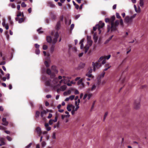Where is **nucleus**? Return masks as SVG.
<instances>
[{
	"instance_id": "27",
	"label": "nucleus",
	"mask_w": 148,
	"mask_h": 148,
	"mask_svg": "<svg viewBox=\"0 0 148 148\" xmlns=\"http://www.w3.org/2000/svg\"><path fill=\"white\" fill-rule=\"evenodd\" d=\"M41 145L42 147H44L46 145V143L45 141H43L41 143Z\"/></svg>"
},
{
	"instance_id": "11",
	"label": "nucleus",
	"mask_w": 148,
	"mask_h": 148,
	"mask_svg": "<svg viewBox=\"0 0 148 148\" xmlns=\"http://www.w3.org/2000/svg\"><path fill=\"white\" fill-rule=\"evenodd\" d=\"M116 27V26L114 25V23L112 22L111 23V27L110 28L111 30L112 31H114L115 30H117Z\"/></svg>"
},
{
	"instance_id": "19",
	"label": "nucleus",
	"mask_w": 148,
	"mask_h": 148,
	"mask_svg": "<svg viewBox=\"0 0 148 148\" xmlns=\"http://www.w3.org/2000/svg\"><path fill=\"white\" fill-rule=\"evenodd\" d=\"M67 88V86L66 85H63L61 86L60 88V90L61 91H64Z\"/></svg>"
},
{
	"instance_id": "3",
	"label": "nucleus",
	"mask_w": 148,
	"mask_h": 148,
	"mask_svg": "<svg viewBox=\"0 0 148 148\" xmlns=\"http://www.w3.org/2000/svg\"><path fill=\"white\" fill-rule=\"evenodd\" d=\"M59 34L58 32H56L54 35V38L52 40L51 36H48L47 37V42L52 43L55 45L57 41V39L59 37Z\"/></svg>"
},
{
	"instance_id": "40",
	"label": "nucleus",
	"mask_w": 148,
	"mask_h": 148,
	"mask_svg": "<svg viewBox=\"0 0 148 148\" xmlns=\"http://www.w3.org/2000/svg\"><path fill=\"white\" fill-rule=\"evenodd\" d=\"M75 96L74 95H72L70 96L69 97L70 99L71 100H73L75 98Z\"/></svg>"
},
{
	"instance_id": "12",
	"label": "nucleus",
	"mask_w": 148,
	"mask_h": 148,
	"mask_svg": "<svg viewBox=\"0 0 148 148\" xmlns=\"http://www.w3.org/2000/svg\"><path fill=\"white\" fill-rule=\"evenodd\" d=\"M0 146L4 145L5 144V139L3 137H0Z\"/></svg>"
},
{
	"instance_id": "5",
	"label": "nucleus",
	"mask_w": 148,
	"mask_h": 148,
	"mask_svg": "<svg viewBox=\"0 0 148 148\" xmlns=\"http://www.w3.org/2000/svg\"><path fill=\"white\" fill-rule=\"evenodd\" d=\"M100 87V83L99 82L94 84L92 86L91 89H89V91H97L98 90Z\"/></svg>"
},
{
	"instance_id": "47",
	"label": "nucleus",
	"mask_w": 148,
	"mask_h": 148,
	"mask_svg": "<svg viewBox=\"0 0 148 148\" xmlns=\"http://www.w3.org/2000/svg\"><path fill=\"white\" fill-rule=\"evenodd\" d=\"M116 18H121V17L120 16L119 14L118 13L116 12Z\"/></svg>"
},
{
	"instance_id": "1",
	"label": "nucleus",
	"mask_w": 148,
	"mask_h": 148,
	"mask_svg": "<svg viewBox=\"0 0 148 148\" xmlns=\"http://www.w3.org/2000/svg\"><path fill=\"white\" fill-rule=\"evenodd\" d=\"M51 80L45 81V84L46 85H51L54 88H58L61 83H64L62 77L61 76H59L58 78L56 77L53 80L52 83H51Z\"/></svg>"
},
{
	"instance_id": "54",
	"label": "nucleus",
	"mask_w": 148,
	"mask_h": 148,
	"mask_svg": "<svg viewBox=\"0 0 148 148\" xmlns=\"http://www.w3.org/2000/svg\"><path fill=\"white\" fill-rule=\"evenodd\" d=\"M53 120L52 119H50L49 122V124L50 125H52L53 123Z\"/></svg>"
},
{
	"instance_id": "26",
	"label": "nucleus",
	"mask_w": 148,
	"mask_h": 148,
	"mask_svg": "<svg viewBox=\"0 0 148 148\" xmlns=\"http://www.w3.org/2000/svg\"><path fill=\"white\" fill-rule=\"evenodd\" d=\"M73 3L74 6H75V8L77 9H78L79 8V6L74 1H73Z\"/></svg>"
},
{
	"instance_id": "56",
	"label": "nucleus",
	"mask_w": 148,
	"mask_h": 148,
	"mask_svg": "<svg viewBox=\"0 0 148 148\" xmlns=\"http://www.w3.org/2000/svg\"><path fill=\"white\" fill-rule=\"evenodd\" d=\"M120 25L122 26H123V20L122 19H120Z\"/></svg>"
},
{
	"instance_id": "61",
	"label": "nucleus",
	"mask_w": 148,
	"mask_h": 148,
	"mask_svg": "<svg viewBox=\"0 0 148 148\" xmlns=\"http://www.w3.org/2000/svg\"><path fill=\"white\" fill-rule=\"evenodd\" d=\"M52 114L51 113H49V115L47 117V118L48 119H50L52 117Z\"/></svg>"
},
{
	"instance_id": "41",
	"label": "nucleus",
	"mask_w": 148,
	"mask_h": 148,
	"mask_svg": "<svg viewBox=\"0 0 148 148\" xmlns=\"http://www.w3.org/2000/svg\"><path fill=\"white\" fill-rule=\"evenodd\" d=\"M108 112H106L105 113L104 115V118H103V121H105L106 116H107L108 115Z\"/></svg>"
},
{
	"instance_id": "20",
	"label": "nucleus",
	"mask_w": 148,
	"mask_h": 148,
	"mask_svg": "<svg viewBox=\"0 0 148 148\" xmlns=\"http://www.w3.org/2000/svg\"><path fill=\"white\" fill-rule=\"evenodd\" d=\"M75 103L76 105V107L75 108H74V109H73V110L75 111H76L79 108V104H77V101H76L75 102Z\"/></svg>"
},
{
	"instance_id": "45",
	"label": "nucleus",
	"mask_w": 148,
	"mask_h": 148,
	"mask_svg": "<svg viewBox=\"0 0 148 148\" xmlns=\"http://www.w3.org/2000/svg\"><path fill=\"white\" fill-rule=\"evenodd\" d=\"M21 6L22 7H25L26 6V5L24 2H23L21 4Z\"/></svg>"
},
{
	"instance_id": "38",
	"label": "nucleus",
	"mask_w": 148,
	"mask_h": 148,
	"mask_svg": "<svg viewBox=\"0 0 148 148\" xmlns=\"http://www.w3.org/2000/svg\"><path fill=\"white\" fill-rule=\"evenodd\" d=\"M55 48V46H52L50 49V51L52 53L54 51V49Z\"/></svg>"
},
{
	"instance_id": "52",
	"label": "nucleus",
	"mask_w": 148,
	"mask_h": 148,
	"mask_svg": "<svg viewBox=\"0 0 148 148\" xmlns=\"http://www.w3.org/2000/svg\"><path fill=\"white\" fill-rule=\"evenodd\" d=\"M65 113L66 114H67V115H66V117L67 118H69V117L70 115L69 114V112L67 111H66L65 112Z\"/></svg>"
},
{
	"instance_id": "63",
	"label": "nucleus",
	"mask_w": 148,
	"mask_h": 148,
	"mask_svg": "<svg viewBox=\"0 0 148 148\" xmlns=\"http://www.w3.org/2000/svg\"><path fill=\"white\" fill-rule=\"evenodd\" d=\"M6 76L7 77V79H10V74L9 73L7 74Z\"/></svg>"
},
{
	"instance_id": "42",
	"label": "nucleus",
	"mask_w": 148,
	"mask_h": 148,
	"mask_svg": "<svg viewBox=\"0 0 148 148\" xmlns=\"http://www.w3.org/2000/svg\"><path fill=\"white\" fill-rule=\"evenodd\" d=\"M104 59L103 56L101 57L98 60V62H100L103 60Z\"/></svg>"
},
{
	"instance_id": "29",
	"label": "nucleus",
	"mask_w": 148,
	"mask_h": 148,
	"mask_svg": "<svg viewBox=\"0 0 148 148\" xmlns=\"http://www.w3.org/2000/svg\"><path fill=\"white\" fill-rule=\"evenodd\" d=\"M139 4L140 6L143 7L144 5V0H140Z\"/></svg>"
},
{
	"instance_id": "24",
	"label": "nucleus",
	"mask_w": 148,
	"mask_h": 148,
	"mask_svg": "<svg viewBox=\"0 0 148 148\" xmlns=\"http://www.w3.org/2000/svg\"><path fill=\"white\" fill-rule=\"evenodd\" d=\"M84 41V39H82L79 42V44L81 45L80 48L82 49L84 47V45L83 42Z\"/></svg>"
},
{
	"instance_id": "46",
	"label": "nucleus",
	"mask_w": 148,
	"mask_h": 148,
	"mask_svg": "<svg viewBox=\"0 0 148 148\" xmlns=\"http://www.w3.org/2000/svg\"><path fill=\"white\" fill-rule=\"evenodd\" d=\"M23 18H21L19 19L18 21L19 23H21L23 21Z\"/></svg>"
},
{
	"instance_id": "35",
	"label": "nucleus",
	"mask_w": 148,
	"mask_h": 148,
	"mask_svg": "<svg viewBox=\"0 0 148 148\" xmlns=\"http://www.w3.org/2000/svg\"><path fill=\"white\" fill-rule=\"evenodd\" d=\"M71 90H68L67 92H64V94L65 95L70 94L71 93Z\"/></svg>"
},
{
	"instance_id": "22",
	"label": "nucleus",
	"mask_w": 148,
	"mask_h": 148,
	"mask_svg": "<svg viewBox=\"0 0 148 148\" xmlns=\"http://www.w3.org/2000/svg\"><path fill=\"white\" fill-rule=\"evenodd\" d=\"M85 66V64L84 63H80V64H79V69H81L83 68Z\"/></svg>"
},
{
	"instance_id": "15",
	"label": "nucleus",
	"mask_w": 148,
	"mask_h": 148,
	"mask_svg": "<svg viewBox=\"0 0 148 148\" xmlns=\"http://www.w3.org/2000/svg\"><path fill=\"white\" fill-rule=\"evenodd\" d=\"M48 110H43L40 113V116L41 117H43V116L46 114L49 111Z\"/></svg>"
},
{
	"instance_id": "30",
	"label": "nucleus",
	"mask_w": 148,
	"mask_h": 148,
	"mask_svg": "<svg viewBox=\"0 0 148 148\" xmlns=\"http://www.w3.org/2000/svg\"><path fill=\"white\" fill-rule=\"evenodd\" d=\"M119 23V21L118 20H116L114 23V25H115L116 27H117Z\"/></svg>"
},
{
	"instance_id": "6",
	"label": "nucleus",
	"mask_w": 148,
	"mask_h": 148,
	"mask_svg": "<svg viewBox=\"0 0 148 148\" xmlns=\"http://www.w3.org/2000/svg\"><path fill=\"white\" fill-rule=\"evenodd\" d=\"M89 37L88 36H87V38L88 39L87 44H86V46L84 47V48L85 49V53H86L87 52L89 47L92 45V42L91 40L89 39Z\"/></svg>"
},
{
	"instance_id": "37",
	"label": "nucleus",
	"mask_w": 148,
	"mask_h": 148,
	"mask_svg": "<svg viewBox=\"0 0 148 148\" xmlns=\"http://www.w3.org/2000/svg\"><path fill=\"white\" fill-rule=\"evenodd\" d=\"M50 16L51 17V18L53 19H55L56 18V16H55V15L53 14L52 12H51L50 13Z\"/></svg>"
},
{
	"instance_id": "33",
	"label": "nucleus",
	"mask_w": 148,
	"mask_h": 148,
	"mask_svg": "<svg viewBox=\"0 0 148 148\" xmlns=\"http://www.w3.org/2000/svg\"><path fill=\"white\" fill-rule=\"evenodd\" d=\"M100 27V26L99 25V24H97L94 27H93V29L94 31H95L96 30V29L98 28V27Z\"/></svg>"
},
{
	"instance_id": "53",
	"label": "nucleus",
	"mask_w": 148,
	"mask_h": 148,
	"mask_svg": "<svg viewBox=\"0 0 148 148\" xmlns=\"http://www.w3.org/2000/svg\"><path fill=\"white\" fill-rule=\"evenodd\" d=\"M83 79L84 80V81H89V80H90V79L89 77L87 78L86 77H84V78H83Z\"/></svg>"
},
{
	"instance_id": "28",
	"label": "nucleus",
	"mask_w": 148,
	"mask_h": 148,
	"mask_svg": "<svg viewBox=\"0 0 148 148\" xmlns=\"http://www.w3.org/2000/svg\"><path fill=\"white\" fill-rule=\"evenodd\" d=\"M115 19V16H112L110 18V21L111 22V23H112V22L114 23V20Z\"/></svg>"
},
{
	"instance_id": "7",
	"label": "nucleus",
	"mask_w": 148,
	"mask_h": 148,
	"mask_svg": "<svg viewBox=\"0 0 148 148\" xmlns=\"http://www.w3.org/2000/svg\"><path fill=\"white\" fill-rule=\"evenodd\" d=\"M140 100L138 99L134 101L133 104V107L136 109H138L140 108Z\"/></svg>"
},
{
	"instance_id": "39",
	"label": "nucleus",
	"mask_w": 148,
	"mask_h": 148,
	"mask_svg": "<svg viewBox=\"0 0 148 148\" xmlns=\"http://www.w3.org/2000/svg\"><path fill=\"white\" fill-rule=\"evenodd\" d=\"M110 55H109L107 56H104L103 57H104V59H105V60H106V59H107V60H108L110 57Z\"/></svg>"
},
{
	"instance_id": "9",
	"label": "nucleus",
	"mask_w": 148,
	"mask_h": 148,
	"mask_svg": "<svg viewBox=\"0 0 148 148\" xmlns=\"http://www.w3.org/2000/svg\"><path fill=\"white\" fill-rule=\"evenodd\" d=\"M133 19L129 16H126L125 19V22L128 24H131L132 22Z\"/></svg>"
},
{
	"instance_id": "34",
	"label": "nucleus",
	"mask_w": 148,
	"mask_h": 148,
	"mask_svg": "<svg viewBox=\"0 0 148 148\" xmlns=\"http://www.w3.org/2000/svg\"><path fill=\"white\" fill-rule=\"evenodd\" d=\"M99 23L100 25H99L100 26L99 27L101 28H102L104 25V23H102L101 21L99 22Z\"/></svg>"
},
{
	"instance_id": "48",
	"label": "nucleus",
	"mask_w": 148,
	"mask_h": 148,
	"mask_svg": "<svg viewBox=\"0 0 148 148\" xmlns=\"http://www.w3.org/2000/svg\"><path fill=\"white\" fill-rule=\"evenodd\" d=\"M41 28H40L37 30V31L38 32L39 34H41L43 33V32L41 31Z\"/></svg>"
},
{
	"instance_id": "21",
	"label": "nucleus",
	"mask_w": 148,
	"mask_h": 148,
	"mask_svg": "<svg viewBox=\"0 0 148 148\" xmlns=\"http://www.w3.org/2000/svg\"><path fill=\"white\" fill-rule=\"evenodd\" d=\"M48 5L51 8H54L55 5L53 4L52 3L51 1H49L48 3Z\"/></svg>"
},
{
	"instance_id": "10",
	"label": "nucleus",
	"mask_w": 148,
	"mask_h": 148,
	"mask_svg": "<svg viewBox=\"0 0 148 148\" xmlns=\"http://www.w3.org/2000/svg\"><path fill=\"white\" fill-rule=\"evenodd\" d=\"M62 77L64 81V84H66L67 82L69 81V79H70V77L65 76H63Z\"/></svg>"
},
{
	"instance_id": "36",
	"label": "nucleus",
	"mask_w": 148,
	"mask_h": 148,
	"mask_svg": "<svg viewBox=\"0 0 148 148\" xmlns=\"http://www.w3.org/2000/svg\"><path fill=\"white\" fill-rule=\"evenodd\" d=\"M105 71L103 70V72L100 75V78H102L104 77V75L105 74V73L104 72Z\"/></svg>"
},
{
	"instance_id": "51",
	"label": "nucleus",
	"mask_w": 148,
	"mask_h": 148,
	"mask_svg": "<svg viewBox=\"0 0 148 148\" xmlns=\"http://www.w3.org/2000/svg\"><path fill=\"white\" fill-rule=\"evenodd\" d=\"M92 96V95L90 94H87V99H89Z\"/></svg>"
},
{
	"instance_id": "59",
	"label": "nucleus",
	"mask_w": 148,
	"mask_h": 148,
	"mask_svg": "<svg viewBox=\"0 0 148 148\" xmlns=\"http://www.w3.org/2000/svg\"><path fill=\"white\" fill-rule=\"evenodd\" d=\"M45 128L46 130L47 131H49L51 129V127H45Z\"/></svg>"
},
{
	"instance_id": "50",
	"label": "nucleus",
	"mask_w": 148,
	"mask_h": 148,
	"mask_svg": "<svg viewBox=\"0 0 148 148\" xmlns=\"http://www.w3.org/2000/svg\"><path fill=\"white\" fill-rule=\"evenodd\" d=\"M47 48V46L46 45H44L43 46L42 49L43 50H46Z\"/></svg>"
},
{
	"instance_id": "43",
	"label": "nucleus",
	"mask_w": 148,
	"mask_h": 148,
	"mask_svg": "<svg viewBox=\"0 0 148 148\" xmlns=\"http://www.w3.org/2000/svg\"><path fill=\"white\" fill-rule=\"evenodd\" d=\"M7 139L9 141H12V138L9 136H7L6 137Z\"/></svg>"
},
{
	"instance_id": "64",
	"label": "nucleus",
	"mask_w": 148,
	"mask_h": 148,
	"mask_svg": "<svg viewBox=\"0 0 148 148\" xmlns=\"http://www.w3.org/2000/svg\"><path fill=\"white\" fill-rule=\"evenodd\" d=\"M11 7L12 8H15L16 7L15 5L14 4H11Z\"/></svg>"
},
{
	"instance_id": "58",
	"label": "nucleus",
	"mask_w": 148,
	"mask_h": 148,
	"mask_svg": "<svg viewBox=\"0 0 148 148\" xmlns=\"http://www.w3.org/2000/svg\"><path fill=\"white\" fill-rule=\"evenodd\" d=\"M136 14H134L133 15L131 16L130 17L132 19H133L134 18L136 17Z\"/></svg>"
},
{
	"instance_id": "13",
	"label": "nucleus",
	"mask_w": 148,
	"mask_h": 148,
	"mask_svg": "<svg viewBox=\"0 0 148 148\" xmlns=\"http://www.w3.org/2000/svg\"><path fill=\"white\" fill-rule=\"evenodd\" d=\"M36 130L39 136L42 133L41 129L39 127H37L36 129Z\"/></svg>"
},
{
	"instance_id": "57",
	"label": "nucleus",
	"mask_w": 148,
	"mask_h": 148,
	"mask_svg": "<svg viewBox=\"0 0 148 148\" xmlns=\"http://www.w3.org/2000/svg\"><path fill=\"white\" fill-rule=\"evenodd\" d=\"M80 16V14H78L76 15L75 16V19H77Z\"/></svg>"
},
{
	"instance_id": "14",
	"label": "nucleus",
	"mask_w": 148,
	"mask_h": 148,
	"mask_svg": "<svg viewBox=\"0 0 148 148\" xmlns=\"http://www.w3.org/2000/svg\"><path fill=\"white\" fill-rule=\"evenodd\" d=\"M75 108L74 106L71 104L68 105L67 107V109L68 111H71L72 109H74Z\"/></svg>"
},
{
	"instance_id": "4",
	"label": "nucleus",
	"mask_w": 148,
	"mask_h": 148,
	"mask_svg": "<svg viewBox=\"0 0 148 148\" xmlns=\"http://www.w3.org/2000/svg\"><path fill=\"white\" fill-rule=\"evenodd\" d=\"M80 77H77L75 79V81H76L77 80L79 79V80L77 82V84L79 86V87L80 89H82L84 87V84L82 82L84 80L83 79H80Z\"/></svg>"
},
{
	"instance_id": "44",
	"label": "nucleus",
	"mask_w": 148,
	"mask_h": 148,
	"mask_svg": "<svg viewBox=\"0 0 148 148\" xmlns=\"http://www.w3.org/2000/svg\"><path fill=\"white\" fill-rule=\"evenodd\" d=\"M52 138L53 139H55L56 138V133L55 132H53V133L52 135Z\"/></svg>"
},
{
	"instance_id": "60",
	"label": "nucleus",
	"mask_w": 148,
	"mask_h": 148,
	"mask_svg": "<svg viewBox=\"0 0 148 148\" xmlns=\"http://www.w3.org/2000/svg\"><path fill=\"white\" fill-rule=\"evenodd\" d=\"M79 92L77 90H75V92H74V93L75 95L78 94H79Z\"/></svg>"
},
{
	"instance_id": "31",
	"label": "nucleus",
	"mask_w": 148,
	"mask_h": 148,
	"mask_svg": "<svg viewBox=\"0 0 148 148\" xmlns=\"http://www.w3.org/2000/svg\"><path fill=\"white\" fill-rule=\"evenodd\" d=\"M40 112L39 111H36V112L35 117L36 118H38L40 114Z\"/></svg>"
},
{
	"instance_id": "2",
	"label": "nucleus",
	"mask_w": 148,
	"mask_h": 148,
	"mask_svg": "<svg viewBox=\"0 0 148 148\" xmlns=\"http://www.w3.org/2000/svg\"><path fill=\"white\" fill-rule=\"evenodd\" d=\"M58 72V70L55 66H51V70L47 69L46 70L47 73L50 75L51 77H55L56 76L55 74H57Z\"/></svg>"
},
{
	"instance_id": "55",
	"label": "nucleus",
	"mask_w": 148,
	"mask_h": 148,
	"mask_svg": "<svg viewBox=\"0 0 148 148\" xmlns=\"http://www.w3.org/2000/svg\"><path fill=\"white\" fill-rule=\"evenodd\" d=\"M32 144V143H30L28 145L26 146L25 148H30L31 146V145Z\"/></svg>"
},
{
	"instance_id": "8",
	"label": "nucleus",
	"mask_w": 148,
	"mask_h": 148,
	"mask_svg": "<svg viewBox=\"0 0 148 148\" xmlns=\"http://www.w3.org/2000/svg\"><path fill=\"white\" fill-rule=\"evenodd\" d=\"M92 65L93 67V70L94 71H95L96 69H99V67L101 66V64L98 62L92 63Z\"/></svg>"
},
{
	"instance_id": "49",
	"label": "nucleus",
	"mask_w": 148,
	"mask_h": 148,
	"mask_svg": "<svg viewBox=\"0 0 148 148\" xmlns=\"http://www.w3.org/2000/svg\"><path fill=\"white\" fill-rule=\"evenodd\" d=\"M35 53L36 54H39L40 53V51L39 49H37L35 51Z\"/></svg>"
},
{
	"instance_id": "32",
	"label": "nucleus",
	"mask_w": 148,
	"mask_h": 148,
	"mask_svg": "<svg viewBox=\"0 0 148 148\" xmlns=\"http://www.w3.org/2000/svg\"><path fill=\"white\" fill-rule=\"evenodd\" d=\"M90 73H87L86 74V77H88L89 78L91 77H92V74L90 73Z\"/></svg>"
},
{
	"instance_id": "17",
	"label": "nucleus",
	"mask_w": 148,
	"mask_h": 148,
	"mask_svg": "<svg viewBox=\"0 0 148 148\" xmlns=\"http://www.w3.org/2000/svg\"><path fill=\"white\" fill-rule=\"evenodd\" d=\"M2 121H3L2 124L3 125L5 126H7L8 125V122L6 121V118H3Z\"/></svg>"
},
{
	"instance_id": "16",
	"label": "nucleus",
	"mask_w": 148,
	"mask_h": 148,
	"mask_svg": "<svg viewBox=\"0 0 148 148\" xmlns=\"http://www.w3.org/2000/svg\"><path fill=\"white\" fill-rule=\"evenodd\" d=\"M2 25L3 27H4L6 30H8L9 29V26L7 24H6L4 19L3 20L2 23Z\"/></svg>"
},
{
	"instance_id": "62",
	"label": "nucleus",
	"mask_w": 148,
	"mask_h": 148,
	"mask_svg": "<svg viewBox=\"0 0 148 148\" xmlns=\"http://www.w3.org/2000/svg\"><path fill=\"white\" fill-rule=\"evenodd\" d=\"M35 46L36 48H39L40 46L37 44H36L35 45Z\"/></svg>"
},
{
	"instance_id": "23",
	"label": "nucleus",
	"mask_w": 148,
	"mask_h": 148,
	"mask_svg": "<svg viewBox=\"0 0 148 148\" xmlns=\"http://www.w3.org/2000/svg\"><path fill=\"white\" fill-rule=\"evenodd\" d=\"M60 21H58L56 25V28L58 30L60 29Z\"/></svg>"
},
{
	"instance_id": "18",
	"label": "nucleus",
	"mask_w": 148,
	"mask_h": 148,
	"mask_svg": "<svg viewBox=\"0 0 148 148\" xmlns=\"http://www.w3.org/2000/svg\"><path fill=\"white\" fill-rule=\"evenodd\" d=\"M50 63V60L49 58L47 61L46 60L45 61V64L47 67H48L49 66V63Z\"/></svg>"
},
{
	"instance_id": "25",
	"label": "nucleus",
	"mask_w": 148,
	"mask_h": 148,
	"mask_svg": "<svg viewBox=\"0 0 148 148\" xmlns=\"http://www.w3.org/2000/svg\"><path fill=\"white\" fill-rule=\"evenodd\" d=\"M106 66L107 67V68H106L104 69V71H107L108 69L110 68L111 67V66H110L109 64H106Z\"/></svg>"
}]
</instances>
